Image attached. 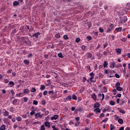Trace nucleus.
Wrapping results in <instances>:
<instances>
[{"label":"nucleus","mask_w":130,"mask_h":130,"mask_svg":"<svg viewBox=\"0 0 130 130\" xmlns=\"http://www.w3.org/2000/svg\"><path fill=\"white\" fill-rule=\"evenodd\" d=\"M116 89H113L112 92H114L113 95L117 94V91H122V88L120 87V82L119 81L116 82L115 85Z\"/></svg>","instance_id":"obj_1"},{"label":"nucleus","mask_w":130,"mask_h":130,"mask_svg":"<svg viewBox=\"0 0 130 130\" xmlns=\"http://www.w3.org/2000/svg\"><path fill=\"white\" fill-rule=\"evenodd\" d=\"M114 29V25H113V24L110 23L109 26H108L107 30L106 31L107 33H109L110 31H112Z\"/></svg>","instance_id":"obj_2"},{"label":"nucleus","mask_w":130,"mask_h":130,"mask_svg":"<svg viewBox=\"0 0 130 130\" xmlns=\"http://www.w3.org/2000/svg\"><path fill=\"white\" fill-rule=\"evenodd\" d=\"M127 21V17L126 16H123L120 17V21L121 24H124Z\"/></svg>","instance_id":"obj_3"},{"label":"nucleus","mask_w":130,"mask_h":130,"mask_svg":"<svg viewBox=\"0 0 130 130\" xmlns=\"http://www.w3.org/2000/svg\"><path fill=\"white\" fill-rule=\"evenodd\" d=\"M43 116V114L41 113V112H39L37 113L35 115V118H42Z\"/></svg>","instance_id":"obj_4"},{"label":"nucleus","mask_w":130,"mask_h":130,"mask_svg":"<svg viewBox=\"0 0 130 130\" xmlns=\"http://www.w3.org/2000/svg\"><path fill=\"white\" fill-rule=\"evenodd\" d=\"M72 100V95H69L66 99H63L64 102H67V101H71Z\"/></svg>","instance_id":"obj_5"},{"label":"nucleus","mask_w":130,"mask_h":130,"mask_svg":"<svg viewBox=\"0 0 130 130\" xmlns=\"http://www.w3.org/2000/svg\"><path fill=\"white\" fill-rule=\"evenodd\" d=\"M23 39L24 40H25V39H26V40H28V42L26 44V45H27V46H31V41L29 40V39L28 38V37H23Z\"/></svg>","instance_id":"obj_6"},{"label":"nucleus","mask_w":130,"mask_h":130,"mask_svg":"<svg viewBox=\"0 0 130 130\" xmlns=\"http://www.w3.org/2000/svg\"><path fill=\"white\" fill-rule=\"evenodd\" d=\"M110 109H111V108H110V106H106V107L104 109L103 112H106V111H110Z\"/></svg>","instance_id":"obj_7"},{"label":"nucleus","mask_w":130,"mask_h":130,"mask_svg":"<svg viewBox=\"0 0 130 130\" xmlns=\"http://www.w3.org/2000/svg\"><path fill=\"white\" fill-rule=\"evenodd\" d=\"M39 35H40V32H36L32 36H31L30 37H35L36 38H38V37H39Z\"/></svg>","instance_id":"obj_8"},{"label":"nucleus","mask_w":130,"mask_h":130,"mask_svg":"<svg viewBox=\"0 0 130 130\" xmlns=\"http://www.w3.org/2000/svg\"><path fill=\"white\" fill-rule=\"evenodd\" d=\"M3 111H5L3 114L4 116H5V117L9 116V113L8 111H7V110L3 109Z\"/></svg>","instance_id":"obj_9"},{"label":"nucleus","mask_w":130,"mask_h":130,"mask_svg":"<svg viewBox=\"0 0 130 130\" xmlns=\"http://www.w3.org/2000/svg\"><path fill=\"white\" fill-rule=\"evenodd\" d=\"M87 58H90V59H94V57H93V55H92V53L90 52L87 53Z\"/></svg>","instance_id":"obj_10"},{"label":"nucleus","mask_w":130,"mask_h":130,"mask_svg":"<svg viewBox=\"0 0 130 130\" xmlns=\"http://www.w3.org/2000/svg\"><path fill=\"white\" fill-rule=\"evenodd\" d=\"M58 118V115H54L53 117H51V120H56Z\"/></svg>","instance_id":"obj_11"},{"label":"nucleus","mask_w":130,"mask_h":130,"mask_svg":"<svg viewBox=\"0 0 130 130\" xmlns=\"http://www.w3.org/2000/svg\"><path fill=\"white\" fill-rule=\"evenodd\" d=\"M31 111L30 112V114L31 115H34V114H35V113H36V112H35L36 110H34V107H32L31 108Z\"/></svg>","instance_id":"obj_12"},{"label":"nucleus","mask_w":130,"mask_h":130,"mask_svg":"<svg viewBox=\"0 0 130 130\" xmlns=\"http://www.w3.org/2000/svg\"><path fill=\"white\" fill-rule=\"evenodd\" d=\"M117 110L119 111L120 113H122V114H124L125 113V111H124V110L123 109L118 108Z\"/></svg>","instance_id":"obj_13"},{"label":"nucleus","mask_w":130,"mask_h":130,"mask_svg":"<svg viewBox=\"0 0 130 130\" xmlns=\"http://www.w3.org/2000/svg\"><path fill=\"white\" fill-rule=\"evenodd\" d=\"M101 105L99 103H96L94 104V108H99Z\"/></svg>","instance_id":"obj_14"},{"label":"nucleus","mask_w":130,"mask_h":130,"mask_svg":"<svg viewBox=\"0 0 130 130\" xmlns=\"http://www.w3.org/2000/svg\"><path fill=\"white\" fill-rule=\"evenodd\" d=\"M45 126H47V127H50V122L48 121H46L44 123Z\"/></svg>","instance_id":"obj_15"},{"label":"nucleus","mask_w":130,"mask_h":130,"mask_svg":"<svg viewBox=\"0 0 130 130\" xmlns=\"http://www.w3.org/2000/svg\"><path fill=\"white\" fill-rule=\"evenodd\" d=\"M91 98H93V99L94 101H96V100H97V96L96 95V94H95V93H93L91 95Z\"/></svg>","instance_id":"obj_16"},{"label":"nucleus","mask_w":130,"mask_h":130,"mask_svg":"<svg viewBox=\"0 0 130 130\" xmlns=\"http://www.w3.org/2000/svg\"><path fill=\"white\" fill-rule=\"evenodd\" d=\"M8 85H10V87L13 88V87H14V85H15V83H14V81H11L8 83Z\"/></svg>","instance_id":"obj_17"},{"label":"nucleus","mask_w":130,"mask_h":130,"mask_svg":"<svg viewBox=\"0 0 130 130\" xmlns=\"http://www.w3.org/2000/svg\"><path fill=\"white\" fill-rule=\"evenodd\" d=\"M94 112H96V113H100V112H101V110H100L99 108H96L94 110Z\"/></svg>","instance_id":"obj_18"},{"label":"nucleus","mask_w":130,"mask_h":130,"mask_svg":"<svg viewBox=\"0 0 130 130\" xmlns=\"http://www.w3.org/2000/svg\"><path fill=\"white\" fill-rule=\"evenodd\" d=\"M24 96V93H19L18 94H16V97H23Z\"/></svg>","instance_id":"obj_19"},{"label":"nucleus","mask_w":130,"mask_h":130,"mask_svg":"<svg viewBox=\"0 0 130 130\" xmlns=\"http://www.w3.org/2000/svg\"><path fill=\"white\" fill-rule=\"evenodd\" d=\"M13 5L14 7H16V6H19V2L15 1L14 2H13Z\"/></svg>","instance_id":"obj_20"},{"label":"nucleus","mask_w":130,"mask_h":130,"mask_svg":"<svg viewBox=\"0 0 130 130\" xmlns=\"http://www.w3.org/2000/svg\"><path fill=\"white\" fill-rule=\"evenodd\" d=\"M117 53H118V54H120V53H121V49H119V48H117L115 49Z\"/></svg>","instance_id":"obj_21"},{"label":"nucleus","mask_w":130,"mask_h":130,"mask_svg":"<svg viewBox=\"0 0 130 130\" xmlns=\"http://www.w3.org/2000/svg\"><path fill=\"white\" fill-rule=\"evenodd\" d=\"M17 102H18V100L17 99H14L12 102V104H13V105H17Z\"/></svg>","instance_id":"obj_22"},{"label":"nucleus","mask_w":130,"mask_h":130,"mask_svg":"<svg viewBox=\"0 0 130 130\" xmlns=\"http://www.w3.org/2000/svg\"><path fill=\"white\" fill-rule=\"evenodd\" d=\"M23 62H24V63H25V64H27V65H28V64H29V63H30V61L28 59L24 60Z\"/></svg>","instance_id":"obj_23"},{"label":"nucleus","mask_w":130,"mask_h":130,"mask_svg":"<svg viewBox=\"0 0 130 130\" xmlns=\"http://www.w3.org/2000/svg\"><path fill=\"white\" fill-rule=\"evenodd\" d=\"M109 104L110 105H112V106H114V105H115V102L113 101H111L109 102Z\"/></svg>","instance_id":"obj_24"},{"label":"nucleus","mask_w":130,"mask_h":130,"mask_svg":"<svg viewBox=\"0 0 130 130\" xmlns=\"http://www.w3.org/2000/svg\"><path fill=\"white\" fill-rule=\"evenodd\" d=\"M29 92H30V91L28 88L24 89V90L23 91L24 94H28L29 93Z\"/></svg>","instance_id":"obj_25"},{"label":"nucleus","mask_w":130,"mask_h":130,"mask_svg":"<svg viewBox=\"0 0 130 130\" xmlns=\"http://www.w3.org/2000/svg\"><path fill=\"white\" fill-rule=\"evenodd\" d=\"M45 88H46V86H45V85H41V87L40 88V90H45Z\"/></svg>","instance_id":"obj_26"},{"label":"nucleus","mask_w":130,"mask_h":130,"mask_svg":"<svg viewBox=\"0 0 130 130\" xmlns=\"http://www.w3.org/2000/svg\"><path fill=\"white\" fill-rule=\"evenodd\" d=\"M110 130L115 129V126H114L112 124H110Z\"/></svg>","instance_id":"obj_27"},{"label":"nucleus","mask_w":130,"mask_h":130,"mask_svg":"<svg viewBox=\"0 0 130 130\" xmlns=\"http://www.w3.org/2000/svg\"><path fill=\"white\" fill-rule=\"evenodd\" d=\"M121 30H122L121 27H117L115 29V30L117 31V32H121Z\"/></svg>","instance_id":"obj_28"},{"label":"nucleus","mask_w":130,"mask_h":130,"mask_svg":"<svg viewBox=\"0 0 130 130\" xmlns=\"http://www.w3.org/2000/svg\"><path fill=\"white\" fill-rule=\"evenodd\" d=\"M85 89V87H82L79 90L80 93H83V92H84Z\"/></svg>","instance_id":"obj_29"},{"label":"nucleus","mask_w":130,"mask_h":130,"mask_svg":"<svg viewBox=\"0 0 130 130\" xmlns=\"http://www.w3.org/2000/svg\"><path fill=\"white\" fill-rule=\"evenodd\" d=\"M118 122H119L120 124H122V123H123V120H122V119H118Z\"/></svg>","instance_id":"obj_30"},{"label":"nucleus","mask_w":130,"mask_h":130,"mask_svg":"<svg viewBox=\"0 0 130 130\" xmlns=\"http://www.w3.org/2000/svg\"><path fill=\"white\" fill-rule=\"evenodd\" d=\"M58 56L61 58H63V55H62V53H61V52H59L58 54Z\"/></svg>","instance_id":"obj_31"},{"label":"nucleus","mask_w":130,"mask_h":130,"mask_svg":"<svg viewBox=\"0 0 130 130\" xmlns=\"http://www.w3.org/2000/svg\"><path fill=\"white\" fill-rule=\"evenodd\" d=\"M0 129L1 130H5V129H6V126L5 125V124L2 125L0 127Z\"/></svg>","instance_id":"obj_32"},{"label":"nucleus","mask_w":130,"mask_h":130,"mask_svg":"<svg viewBox=\"0 0 130 130\" xmlns=\"http://www.w3.org/2000/svg\"><path fill=\"white\" fill-rule=\"evenodd\" d=\"M16 120L17 121H22V117L18 116L16 117Z\"/></svg>","instance_id":"obj_33"},{"label":"nucleus","mask_w":130,"mask_h":130,"mask_svg":"<svg viewBox=\"0 0 130 130\" xmlns=\"http://www.w3.org/2000/svg\"><path fill=\"white\" fill-rule=\"evenodd\" d=\"M55 38H57V39H59V38L60 37V34H59V33L56 34L55 35Z\"/></svg>","instance_id":"obj_34"},{"label":"nucleus","mask_w":130,"mask_h":130,"mask_svg":"<svg viewBox=\"0 0 130 130\" xmlns=\"http://www.w3.org/2000/svg\"><path fill=\"white\" fill-rule=\"evenodd\" d=\"M93 79H94V76H90V78H89V81L92 82H95V81L93 80Z\"/></svg>","instance_id":"obj_35"},{"label":"nucleus","mask_w":130,"mask_h":130,"mask_svg":"<svg viewBox=\"0 0 130 130\" xmlns=\"http://www.w3.org/2000/svg\"><path fill=\"white\" fill-rule=\"evenodd\" d=\"M109 73H110L109 69L105 70V74H109Z\"/></svg>","instance_id":"obj_36"},{"label":"nucleus","mask_w":130,"mask_h":130,"mask_svg":"<svg viewBox=\"0 0 130 130\" xmlns=\"http://www.w3.org/2000/svg\"><path fill=\"white\" fill-rule=\"evenodd\" d=\"M99 31L100 32V33H103L104 32V29H103L101 27L99 28Z\"/></svg>","instance_id":"obj_37"},{"label":"nucleus","mask_w":130,"mask_h":130,"mask_svg":"<svg viewBox=\"0 0 130 130\" xmlns=\"http://www.w3.org/2000/svg\"><path fill=\"white\" fill-rule=\"evenodd\" d=\"M80 41H81V39H80V38H77L76 39V42L77 43H79V42H80Z\"/></svg>","instance_id":"obj_38"},{"label":"nucleus","mask_w":130,"mask_h":130,"mask_svg":"<svg viewBox=\"0 0 130 130\" xmlns=\"http://www.w3.org/2000/svg\"><path fill=\"white\" fill-rule=\"evenodd\" d=\"M107 121H108V118H106L104 120H103L102 121V123H103V122H107Z\"/></svg>","instance_id":"obj_39"},{"label":"nucleus","mask_w":130,"mask_h":130,"mask_svg":"<svg viewBox=\"0 0 130 130\" xmlns=\"http://www.w3.org/2000/svg\"><path fill=\"white\" fill-rule=\"evenodd\" d=\"M23 99L24 102H28V98L24 97V98H23Z\"/></svg>","instance_id":"obj_40"},{"label":"nucleus","mask_w":130,"mask_h":130,"mask_svg":"<svg viewBox=\"0 0 130 130\" xmlns=\"http://www.w3.org/2000/svg\"><path fill=\"white\" fill-rule=\"evenodd\" d=\"M72 99L73 100H77V96H76L75 94H73L72 96Z\"/></svg>","instance_id":"obj_41"},{"label":"nucleus","mask_w":130,"mask_h":130,"mask_svg":"<svg viewBox=\"0 0 130 130\" xmlns=\"http://www.w3.org/2000/svg\"><path fill=\"white\" fill-rule=\"evenodd\" d=\"M63 38L65 39V40H67V39H69V37H68V35H65L63 36Z\"/></svg>","instance_id":"obj_42"},{"label":"nucleus","mask_w":130,"mask_h":130,"mask_svg":"<svg viewBox=\"0 0 130 130\" xmlns=\"http://www.w3.org/2000/svg\"><path fill=\"white\" fill-rule=\"evenodd\" d=\"M33 104H34V105H38V102L37 101L34 100V102H33Z\"/></svg>","instance_id":"obj_43"},{"label":"nucleus","mask_w":130,"mask_h":130,"mask_svg":"<svg viewBox=\"0 0 130 130\" xmlns=\"http://www.w3.org/2000/svg\"><path fill=\"white\" fill-rule=\"evenodd\" d=\"M87 39H88V41H90L92 39V37L90 36H88L87 37Z\"/></svg>","instance_id":"obj_44"},{"label":"nucleus","mask_w":130,"mask_h":130,"mask_svg":"<svg viewBox=\"0 0 130 130\" xmlns=\"http://www.w3.org/2000/svg\"><path fill=\"white\" fill-rule=\"evenodd\" d=\"M75 119H76L77 122H79L80 121V117H76L75 118Z\"/></svg>","instance_id":"obj_45"},{"label":"nucleus","mask_w":130,"mask_h":130,"mask_svg":"<svg viewBox=\"0 0 130 130\" xmlns=\"http://www.w3.org/2000/svg\"><path fill=\"white\" fill-rule=\"evenodd\" d=\"M126 38H123L121 39V41H122V42H125V41H126Z\"/></svg>","instance_id":"obj_46"},{"label":"nucleus","mask_w":130,"mask_h":130,"mask_svg":"<svg viewBox=\"0 0 130 130\" xmlns=\"http://www.w3.org/2000/svg\"><path fill=\"white\" fill-rule=\"evenodd\" d=\"M10 112H14V111H15V110H14V108L10 107Z\"/></svg>","instance_id":"obj_47"},{"label":"nucleus","mask_w":130,"mask_h":130,"mask_svg":"<svg viewBox=\"0 0 130 130\" xmlns=\"http://www.w3.org/2000/svg\"><path fill=\"white\" fill-rule=\"evenodd\" d=\"M41 130H45V126L44 125L41 126Z\"/></svg>","instance_id":"obj_48"},{"label":"nucleus","mask_w":130,"mask_h":130,"mask_svg":"<svg viewBox=\"0 0 130 130\" xmlns=\"http://www.w3.org/2000/svg\"><path fill=\"white\" fill-rule=\"evenodd\" d=\"M110 66H115L116 63L114 61H112L110 63Z\"/></svg>","instance_id":"obj_49"},{"label":"nucleus","mask_w":130,"mask_h":130,"mask_svg":"<svg viewBox=\"0 0 130 130\" xmlns=\"http://www.w3.org/2000/svg\"><path fill=\"white\" fill-rule=\"evenodd\" d=\"M52 128L53 129V130H58V128H56L55 127V126L53 125V126H52Z\"/></svg>","instance_id":"obj_50"},{"label":"nucleus","mask_w":130,"mask_h":130,"mask_svg":"<svg viewBox=\"0 0 130 130\" xmlns=\"http://www.w3.org/2000/svg\"><path fill=\"white\" fill-rule=\"evenodd\" d=\"M104 116H105V114H104V113H102L101 114L100 117H101V118H102V117H104Z\"/></svg>","instance_id":"obj_51"},{"label":"nucleus","mask_w":130,"mask_h":130,"mask_svg":"<svg viewBox=\"0 0 130 130\" xmlns=\"http://www.w3.org/2000/svg\"><path fill=\"white\" fill-rule=\"evenodd\" d=\"M10 92L11 93L12 96H14V95H15V91H14V90H11L10 91Z\"/></svg>","instance_id":"obj_52"},{"label":"nucleus","mask_w":130,"mask_h":130,"mask_svg":"<svg viewBox=\"0 0 130 130\" xmlns=\"http://www.w3.org/2000/svg\"><path fill=\"white\" fill-rule=\"evenodd\" d=\"M89 75L90 76V77H94L95 74H94V73L91 72L89 74Z\"/></svg>","instance_id":"obj_53"},{"label":"nucleus","mask_w":130,"mask_h":130,"mask_svg":"<svg viewBox=\"0 0 130 130\" xmlns=\"http://www.w3.org/2000/svg\"><path fill=\"white\" fill-rule=\"evenodd\" d=\"M8 118L9 119H12V118H13V116H12V115H8Z\"/></svg>","instance_id":"obj_54"},{"label":"nucleus","mask_w":130,"mask_h":130,"mask_svg":"<svg viewBox=\"0 0 130 130\" xmlns=\"http://www.w3.org/2000/svg\"><path fill=\"white\" fill-rule=\"evenodd\" d=\"M36 91V88H32L31 90V92H34Z\"/></svg>","instance_id":"obj_55"},{"label":"nucleus","mask_w":130,"mask_h":130,"mask_svg":"<svg viewBox=\"0 0 130 130\" xmlns=\"http://www.w3.org/2000/svg\"><path fill=\"white\" fill-rule=\"evenodd\" d=\"M81 49H82V50H85V49H86V46H84V45L82 46H81Z\"/></svg>","instance_id":"obj_56"},{"label":"nucleus","mask_w":130,"mask_h":130,"mask_svg":"<svg viewBox=\"0 0 130 130\" xmlns=\"http://www.w3.org/2000/svg\"><path fill=\"white\" fill-rule=\"evenodd\" d=\"M4 82L6 84H8V83H9V79H5L4 80Z\"/></svg>","instance_id":"obj_57"},{"label":"nucleus","mask_w":130,"mask_h":130,"mask_svg":"<svg viewBox=\"0 0 130 130\" xmlns=\"http://www.w3.org/2000/svg\"><path fill=\"white\" fill-rule=\"evenodd\" d=\"M47 93H48L47 90H45L43 92V95H44L45 96V95H47Z\"/></svg>","instance_id":"obj_58"},{"label":"nucleus","mask_w":130,"mask_h":130,"mask_svg":"<svg viewBox=\"0 0 130 130\" xmlns=\"http://www.w3.org/2000/svg\"><path fill=\"white\" fill-rule=\"evenodd\" d=\"M115 76L116 78H117V79H119V78H120L119 75H118V74H116L115 75Z\"/></svg>","instance_id":"obj_59"},{"label":"nucleus","mask_w":130,"mask_h":130,"mask_svg":"<svg viewBox=\"0 0 130 130\" xmlns=\"http://www.w3.org/2000/svg\"><path fill=\"white\" fill-rule=\"evenodd\" d=\"M22 117L23 118H27V115H26V114H24V115H23L22 116Z\"/></svg>","instance_id":"obj_60"},{"label":"nucleus","mask_w":130,"mask_h":130,"mask_svg":"<svg viewBox=\"0 0 130 130\" xmlns=\"http://www.w3.org/2000/svg\"><path fill=\"white\" fill-rule=\"evenodd\" d=\"M103 66H108V62L107 61H105Z\"/></svg>","instance_id":"obj_61"},{"label":"nucleus","mask_w":130,"mask_h":130,"mask_svg":"<svg viewBox=\"0 0 130 130\" xmlns=\"http://www.w3.org/2000/svg\"><path fill=\"white\" fill-rule=\"evenodd\" d=\"M11 119H12V122H16V118H12Z\"/></svg>","instance_id":"obj_62"},{"label":"nucleus","mask_w":130,"mask_h":130,"mask_svg":"<svg viewBox=\"0 0 130 130\" xmlns=\"http://www.w3.org/2000/svg\"><path fill=\"white\" fill-rule=\"evenodd\" d=\"M33 56V54H32L31 53L28 54V57H29L30 58H31V57H32Z\"/></svg>","instance_id":"obj_63"},{"label":"nucleus","mask_w":130,"mask_h":130,"mask_svg":"<svg viewBox=\"0 0 130 130\" xmlns=\"http://www.w3.org/2000/svg\"><path fill=\"white\" fill-rule=\"evenodd\" d=\"M17 127H18V124H14L13 126V128L16 129Z\"/></svg>","instance_id":"obj_64"}]
</instances>
